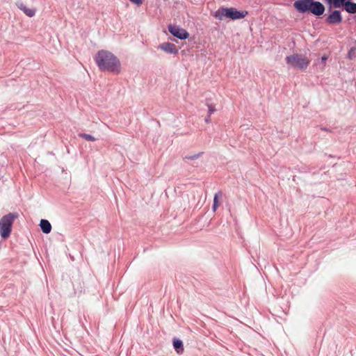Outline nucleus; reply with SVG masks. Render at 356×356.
<instances>
[{
	"mask_svg": "<svg viewBox=\"0 0 356 356\" xmlns=\"http://www.w3.org/2000/svg\"><path fill=\"white\" fill-rule=\"evenodd\" d=\"M355 51H356V40H355V42H354V45L350 48V49L348 52V54H347V58L350 60L354 59L356 57Z\"/></svg>",
	"mask_w": 356,
	"mask_h": 356,
	"instance_id": "14",
	"label": "nucleus"
},
{
	"mask_svg": "<svg viewBox=\"0 0 356 356\" xmlns=\"http://www.w3.org/2000/svg\"><path fill=\"white\" fill-rule=\"evenodd\" d=\"M327 60V57L326 56H323L321 57V60L323 63H325Z\"/></svg>",
	"mask_w": 356,
	"mask_h": 356,
	"instance_id": "22",
	"label": "nucleus"
},
{
	"mask_svg": "<svg viewBox=\"0 0 356 356\" xmlns=\"http://www.w3.org/2000/svg\"><path fill=\"white\" fill-rule=\"evenodd\" d=\"M207 105L208 109H209V111H208L209 115H211L216 111L215 106L212 104H209V103H207Z\"/></svg>",
	"mask_w": 356,
	"mask_h": 356,
	"instance_id": "19",
	"label": "nucleus"
},
{
	"mask_svg": "<svg viewBox=\"0 0 356 356\" xmlns=\"http://www.w3.org/2000/svg\"><path fill=\"white\" fill-rule=\"evenodd\" d=\"M309 11L316 16H320L325 12V6L318 1H312Z\"/></svg>",
	"mask_w": 356,
	"mask_h": 356,
	"instance_id": "7",
	"label": "nucleus"
},
{
	"mask_svg": "<svg viewBox=\"0 0 356 356\" xmlns=\"http://www.w3.org/2000/svg\"><path fill=\"white\" fill-rule=\"evenodd\" d=\"M346 2L347 1L343 0H333L332 6L334 8H340L341 6H343V8L345 9V4Z\"/></svg>",
	"mask_w": 356,
	"mask_h": 356,
	"instance_id": "16",
	"label": "nucleus"
},
{
	"mask_svg": "<svg viewBox=\"0 0 356 356\" xmlns=\"http://www.w3.org/2000/svg\"><path fill=\"white\" fill-rule=\"evenodd\" d=\"M131 2L139 6L142 3V0H129Z\"/></svg>",
	"mask_w": 356,
	"mask_h": 356,
	"instance_id": "20",
	"label": "nucleus"
},
{
	"mask_svg": "<svg viewBox=\"0 0 356 356\" xmlns=\"http://www.w3.org/2000/svg\"><path fill=\"white\" fill-rule=\"evenodd\" d=\"M247 15V11H238L234 8H220L215 12L213 15L216 18L222 20L223 17L231 19H243Z\"/></svg>",
	"mask_w": 356,
	"mask_h": 356,
	"instance_id": "3",
	"label": "nucleus"
},
{
	"mask_svg": "<svg viewBox=\"0 0 356 356\" xmlns=\"http://www.w3.org/2000/svg\"><path fill=\"white\" fill-rule=\"evenodd\" d=\"M18 8L22 10L27 16L33 17L35 14V10L33 8H28L24 4L22 3L17 5Z\"/></svg>",
	"mask_w": 356,
	"mask_h": 356,
	"instance_id": "11",
	"label": "nucleus"
},
{
	"mask_svg": "<svg viewBox=\"0 0 356 356\" xmlns=\"http://www.w3.org/2000/svg\"><path fill=\"white\" fill-rule=\"evenodd\" d=\"M220 196H222V192L221 191H219L218 193H216L215 195H214V197H213V205H212V210L213 211H216L218 207V197Z\"/></svg>",
	"mask_w": 356,
	"mask_h": 356,
	"instance_id": "15",
	"label": "nucleus"
},
{
	"mask_svg": "<svg viewBox=\"0 0 356 356\" xmlns=\"http://www.w3.org/2000/svg\"><path fill=\"white\" fill-rule=\"evenodd\" d=\"M158 49H161L168 54L174 55L177 54L179 51L175 44L168 42L159 44Z\"/></svg>",
	"mask_w": 356,
	"mask_h": 356,
	"instance_id": "9",
	"label": "nucleus"
},
{
	"mask_svg": "<svg viewBox=\"0 0 356 356\" xmlns=\"http://www.w3.org/2000/svg\"><path fill=\"white\" fill-rule=\"evenodd\" d=\"M95 60L101 71L116 74L120 72L121 64L120 60L108 51H99L95 57Z\"/></svg>",
	"mask_w": 356,
	"mask_h": 356,
	"instance_id": "1",
	"label": "nucleus"
},
{
	"mask_svg": "<svg viewBox=\"0 0 356 356\" xmlns=\"http://www.w3.org/2000/svg\"><path fill=\"white\" fill-rule=\"evenodd\" d=\"M285 60L286 64L290 67L301 70L306 69L310 63L309 59L305 55L299 54H293L288 56L286 57Z\"/></svg>",
	"mask_w": 356,
	"mask_h": 356,
	"instance_id": "4",
	"label": "nucleus"
},
{
	"mask_svg": "<svg viewBox=\"0 0 356 356\" xmlns=\"http://www.w3.org/2000/svg\"><path fill=\"white\" fill-rule=\"evenodd\" d=\"M40 227L42 232L44 234H49L51 231V225L49 220L46 219H42L40 220Z\"/></svg>",
	"mask_w": 356,
	"mask_h": 356,
	"instance_id": "10",
	"label": "nucleus"
},
{
	"mask_svg": "<svg viewBox=\"0 0 356 356\" xmlns=\"http://www.w3.org/2000/svg\"><path fill=\"white\" fill-rule=\"evenodd\" d=\"M204 120H205V122L209 123L211 122L210 115H209V116L207 118H206Z\"/></svg>",
	"mask_w": 356,
	"mask_h": 356,
	"instance_id": "23",
	"label": "nucleus"
},
{
	"mask_svg": "<svg viewBox=\"0 0 356 356\" xmlns=\"http://www.w3.org/2000/svg\"><path fill=\"white\" fill-rule=\"evenodd\" d=\"M203 154V152H200L197 154H194L193 155L186 156L184 159H188V160H195L201 156V155Z\"/></svg>",
	"mask_w": 356,
	"mask_h": 356,
	"instance_id": "18",
	"label": "nucleus"
},
{
	"mask_svg": "<svg viewBox=\"0 0 356 356\" xmlns=\"http://www.w3.org/2000/svg\"><path fill=\"white\" fill-rule=\"evenodd\" d=\"M19 217L17 212L9 213L3 216L0 220V235L3 238H7L11 233L13 222Z\"/></svg>",
	"mask_w": 356,
	"mask_h": 356,
	"instance_id": "2",
	"label": "nucleus"
},
{
	"mask_svg": "<svg viewBox=\"0 0 356 356\" xmlns=\"http://www.w3.org/2000/svg\"><path fill=\"white\" fill-rule=\"evenodd\" d=\"M325 1L329 5L330 8H331L332 6L333 0H325Z\"/></svg>",
	"mask_w": 356,
	"mask_h": 356,
	"instance_id": "21",
	"label": "nucleus"
},
{
	"mask_svg": "<svg viewBox=\"0 0 356 356\" xmlns=\"http://www.w3.org/2000/svg\"><path fill=\"white\" fill-rule=\"evenodd\" d=\"M168 31L175 37L180 39L185 40L188 38L189 33L186 31V30L179 28L175 25L170 24L168 26Z\"/></svg>",
	"mask_w": 356,
	"mask_h": 356,
	"instance_id": "5",
	"label": "nucleus"
},
{
	"mask_svg": "<svg viewBox=\"0 0 356 356\" xmlns=\"http://www.w3.org/2000/svg\"><path fill=\"white\" fill-rule=\"evenodd\" d=\"M344 10L348 13L356 14V3L347 1Z\"/></svg>",
	"mask_w": 356,
	"mask_h": 356,
	"instance_id": "12",
	"label": "nucleus"
},
{
	"mask_svg": "<svg viewBox=\"0 0 356 356\" xmlns=\"http://www.w3.org/2000/svg\"><path fill=\"white\" fill-rule=\"evenodd\" d=\"M321 129L323 130V131H330V130H328L327 129L324 128V127H322Z\"/></svg>",
	"mask_w": 356,
	"mask_h": 356,
	"instance_id": "24",
	"label": "nucleus"
},
{
	"mask_svg": "<svg viewBox=\"0 0 356 356\" xmlns=\"http://www.w3.org/2000/svg\"><path fill=\"white\" fill-rule=\"evenodd\" d=\"M312 0H297L294 2V8L300 13L309 11Z\"/></svg>",
	"mask_w": 356,
	"mask_h": 356,
	"instance_id": "6",
	"label": "nucleus"
},
{
	"mask_svg": "<svg viewBox=\"0 0 356 356\" xmlns=\"http://www.w3.org/2000/svg\"><path fill=\"white\" fill-rule=\"evenodd\" d=\"M173 347L177 353H182L184 351V345L181 340L179 339H174Z\"/></svg>",
	"mask_w": 356,
	"mask_h": 356,
	"instance_id": "13",
	"label": "nucleus"
},
{
	"mask_svg": "<svg viewBox=\"0 0 356 356\" xmlns=\"http://www.w3.org/2000/svg\"><path fill=\"white\" fill-rule=\"evenodd\" d=\"M341 21V14L338 10H333L326 18V22L330 24H339Z\"/></svg>",
	"mask_w": 356,
	"mask_h": 356,
	"instance_id": "8",
	"label": "nucleus"
},
{
	"mask_svg": "<svg viewBox=\"0 0 356 356\" xmlns=\"http://www.w3.org/2000/svg\"><path fill=\"white\" fill-rule=\"evenodd\" d=\"M79 136L88 141H95L97 140L94 136L88 134H79Z\"/></svg>",
	"mask_w": 356,
	"mask_h": 356,
	"instance_id": "17",
	"label": "nucleus"
}]
</instances>
